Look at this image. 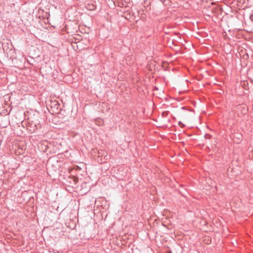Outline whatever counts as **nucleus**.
Here are the masks:
<instances>
[{
    "mask_svg": "<svg viewBox=\"0 0 253 253\" xmlns=\"http://www.w3.org/2000/svg\"><path fill=\"white\" fill-rule=\"evenodd\" d=\"M85 6L89 10H95L96 8V5L93 3H87Z\"/></svg>",
    "mask_w": 253,
    "mask_h": 253,
    "instance_id": "f257e3e1",
    "label": "nucleus"
}]
</instances>
